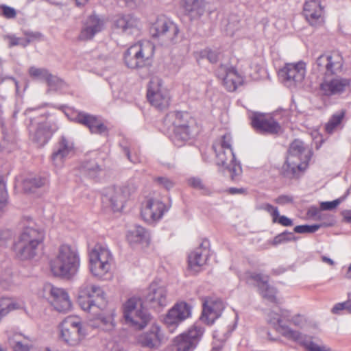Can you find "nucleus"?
<instances>
[{"label": "nucleus", "mask_w": 351, "mask_h": 351, "mask_svg": "<svg viewBox=\"0 0 351 351\" xmlns=\"http://www.w3.org/2000/svg\"><path fill=\"white\" fill-rule=\"evenodd\" d=\"M163 124L171 132L170 138L177 147H182L192 138L197 130L195 120L187 112L172 111L165 117Z\"/></svg>", "instance_id": "obj_1"}, {"label": "nucleus", "mask_w": 351, "mask_h": 351, "mask_svg": "<svg viewBox=\"0 0 351 351\" xmlns=\"http://www.w3.org/2000/svg\"><path fill=\"white\" fill-rule=\"evenodd\" d=\"M80 265V258L77 249L63 244L58 247L56 256L51 260L50 269L55 276L70 279L77 273Z\"/></svg>", "instance_id": "obj_2"}, {"label": "nucleus", "mask_w": 351, "mask_h": 351, "mask_svg": "<svg viewBox=\"0 0 351 351\" xmlns=\"http://www.w3.org/2000/svg\"><path fill=\"white\" fill-rule=\"evenodd\" d=\"M232 138L230 134H224L219 140L213 145L215 153L217 165L223 167L230 173L231 180H237L242 172L239 162L237 161L232 148Z\"/></svg>", "instance_id": "obj_3"}, {"label": "nucleus", "mask_w": 351, "mask_h": 351, "mask_svg": "<svg viewBox=\"0 0 351 351\" xmlns=\"http://www.w3.org/2000/svg\"><path fill=\"white\" fill-rule=\"evenodd\" d=\"M44 237V232L35 225L25 227L18 241L14 245L17 258L21 260H27L34 257Z\"/></svg>", "instance_id": "obj_4"}, {"label": "nucleus", "mask_w": 351, "mask_h": 351, "mask_svg": "<svg viewBox=\"0 0 351 351\" xmlns=\"http://www.w3.org/2000/svg\"><path fill=\"white\" fill-rule=\"evenodd\" d=\"M310 151L304 146L302 141H293L288 150V156L282 171L285 176L295 177L298 173L302 171L310 160Z\"/></svg>", "instance_id": "obj_5"}, {"label": "nucleus", "mask_w": 351, "mask_h": 351, "mask_svg": "<svg viewBox=\"0 0 351 351\" xmlns=\"http://www.w3.org/2000/svg\"><path fill=\"white\" fill-rule=\"evenodd\" d=\"M35 110L29 108L25 110V114L29 116L26 125L31 141L38 146L42 147L47 143L56 128L47 121V117L44 114L37 117L29 116L30 112Z\"/></svg>", "instance_id": "obj_6"}, {"label": "nucleus", "mask_w": 351, "mask_h": 351, "mask_svg": "<svg viewBox=\"0 0 351 351\" xmlns=\"http://www.w3.org/2000/svg\"><path fill=\"white\" fill-rule=\"evenodd\" d=\"M77 303L84 311H93L94 314L97 313L95 308L103 309L106 305L102 289L88 281L79 289Z\"/></svg>", "instance_id": "obj_7"}, {"label": "nucleus", "mask_w": 351, "mask_h": 351, "mask_svg": "<svg viewBox=\"0 0 351 351\" xmlns=\"http://www.w3.org/2000/svg\"><path fill=\"white\" fill-rule=\"evenodd\" d=\"M149 32L153 37L160 38L167 45H174L180 40L178 25L164 15L157 17Z\"/></svg>", "instance_id": "obj_8"}, {"label": "nucleus", "mask_w": 351, "mask_h": 351, "mask_svg": "<svg viewBox=\"0 0 351 351\" xmlns=\"http://www.w3.org/2000/svg\"><path fill=\"white\" fill-rule=\"evenodd\" d=\"M154 46L150 43H136L130 46L124 53L125 65L132 69L145 67L151 64Z\"/></svg>", "instance_id": "obj_9"}, {"label": "nucleus", "mask_w": 351, "mask_h": 351, "mask_svg": "<svg viewBox=\"0 0 351 351\" xmlns=\"http://www.w3.org/2000/svg\"><path fill=\"white\" fill-rule=\"evenodd\" d=\"M123 317L126 323L138 329L147 326L150 315L145 309L141 300L136 298H130L123 306Z\"/></svg>", "instance_id": "obj_10"}, {"label": "nucleus", "mask_w": 351, "mask_h": 351, "mask_svg": "<svg viewBox=\"0 0 351 351\" xmlns=\"http://www.w3.org/2000/svg\"><path fill=\"white\" fill-rule=\"evenodd\" d=\"M112 261L110 252L101 245H96L89 253L90 270L93 275L103 278L110 270Z\"/></svg>", "instance_id": "obj_11"}, {"label": "nucleus", "mask_w": 351, "mask_h": 351, "mask_svg": "<svg viewBox=\"0 0 351 351\" xmlns=\"http://www.w3.org/2000/svg\"><path fill=\"white\" fill-rule=\"evenodd\" d=\"M137 185L134 180H130L120 186L108 189L103 201H108L114 211L123 208L124 204L136 191Z\"/></svg>", "instance_id": "obj_12"}, {"label": "nucleus", "mask_w": 351, "mask_h": 351, "mask_svg": "<svg viewBox=\"0 0 351 351\" xmlns=\"http://www.w3.org/2000/svg\"><path fill=\"white\" fill-rule=\"evenodd\" d=\"M343 58L338 51L320 55L313 64V69L322 72L324 76L337 75L343 71Z\"/></svg>", "instance_id": "obj_13"}, {"label": "nucleus", "mask_w": 351, "mask_h": 351, "mask_svg": "<svg viewBox=\"0 0 351 351\" xmlns=\"http://www.w3.org/2000/svg\"><path fill=\"white\" fill-rule=\"evenodd\" d=\"M60 328L61 339L70 346H77L86 335L82 322L76 317H67Z\"/></svg>", "instance_id": "obj_14"}, {"label": "nucleus", "mask_w": 351, "mask_h": 351, "mask_svg": "<svg viewBox=\"0 0 351 351\" xmlns=\"http://www.w3.org/2000/svg\"><path fill=\"white\" fill-rule=\"evenodd\" d=\"M204 328L198 323L194 324L186 331L174 338L173 343L176 351H193L200 341Z\"/></svg>", "instance_id": "obj_15"}, {"label": "nucleus", "mask_w": 351, "mask_h": 351, "mask_svg": "<svg viewBox=\"0 0 351 351\" xmlns=\"http://www.w3.org/2000/svg\"><path fill=\"white\" fill-rule=\"evenodd\" d=\"M351 80L337 75H326L319 86V93L322 96L331 97L339 96L350 88Z\"/></svg>", "instance_id": "obj_16"}, {"label": "nucleus", "mask_w": 351, "mask_h": 351, "mask_svg": "<svg viewBox=\"0 0 351 351\" xmlns=\"http://www.w3.org/2000/svg\"><path fill=\"white\" fill-rule=\"evenodd\" d=\"M147 97L150 104L159 110H167L170 105L169 91L162 86V80L157 77L150 80Z\"/></svg>", "instance_id": "obj_17"}, {"label": "nucleus", "mask_w": 351, "mask_h": 351, "mask_svg": "<svg viewBox=\"0 0 351 351\" xmlns=\"http://www.w3.org/2000/svg\"><path fill=\"white\" fill-rule=\"evenodd\" d=\"M305 73V64L303 62L287 63L279 70L278 76L285 86L292 87L302 83Z\"/></svg>", "instance_id": "obj_18"}, {"label": "nucleus", "mask_w": 351, "mask_h": 351, "mask_svg": "<svg viewBox=\"0 0 351 351\" xmlns=\"http://www.w3.org/2000/svg\"><path fill=\"white\" fill-rule=\"evenodd\" d=\"M224 308V304L220 298L206 297L202 299V312L200 320L207 325H212L221 317Z\"/></svg>", "instance_id": "obj_19"}, {"label": "nucleus", "mask_w": 351, "mask_h": 351, "mask_svg": "<svg viewBox=\"0 0 351 351\" xmlns=\"http://www.w3.org/2000/svg\"><path fill=\"white\" fill-rule=\"evenodd\" d=\"M191 306L185 302L176 304L166 315L164 322L170 332H173L178 325L191 317Z\"/></svg>", "instance_id": "obj_20"}, {"label": "nucleus", "mask_w": 351, "mask_h": 351, "mask_svg": "<svg viewBox=\"0 0 351 351\" xmlns=\"http://www.w3.org/2000/svg\"><path fill=\"white\" fill-rule=\"evenodd\" d=\"M191 306L185 302L176 304L166 315L164 322L170 332H173L178 325L191 317Z\"/></svg>", "instance_id": "obj_21"}, {"label": "nucleus", "mask_w": 351, "mask_h": 351, "mask_svg": "<svg viewBox=\"0 0 351 351\" xmlns=\"http://www.w3.org/2000/svg\"><path fill=\"white\" fill-rule=\"evenodd\" d=\"M44 291L49 294V302L57 311L66 313L71 309V302L64 289L47 284L45 285Z\"/></svg>", "instance_id": "obj_22"}, {"label": "nucleus", "mask_w": 351, "mask_h": 351, "mask_svg": "<svg viewBox=\"0 0 351 351\" xmlns=\"http://www.w3.org/2000/svg\"><path fill=\"white\" fill-rule=\"evenodd\" d=\"M251 125L257 132L263 134H278L281 129L273 117L258 112L251 116Z\"/></svg>", "instance_id": "obj_23"}, {"label": "nucleus", "mask_w": 351, "mask_h": 351, "mask_svg": "<svg viewBox=\"0 0 351 351\" xmlns=\"http://www.w3.org/2000/svg\"><path fill=\"white\" fill-rule=\"evenodd\" d=\"M104 25L105 21L103 18L95 14L88 16L83 23L78 40L81 41L92 40L97 34L104 29Z\"/></svg>", "instance_id": "obj_24"}, {"label": "nucleus", "mask_w": 351, "mask_h": 351, "mask_svg": "<svg viewBox=\"0 0 351 351\" xmlns=\"http://www.w3.org/2000/svg\"><path fill=\"white\" fill-rule=\"evenodd\" d=\"M113 26L124 34L132 35L139 32L141 21L132 14H119L113 19Z\"/></svg>", "instance_id": "obj_25"}, {"label": "nucleus", "mask_w": 351, "mask_h": 351, "mask_svg": "<svg viewBox=\"0 0 351 351\" xmlns=\"http://www.w3.org/2000/svg\"><path fill=\"white\" fill-rule=\"evenodd\" d=\"M167 210L162 202L156 199H149L142 208L141 215L145 221L151 223L161 219Z\"/></svg>", "instance_id": "obj_26"}, {"label": "nucleus", "mask_w": 351, "mask_h": 351, "mask_svg": "<svg viewBox=\"0 0 351 351\" xmlns=\"http://www.w3.org/2000/svg\"><path fill=\"white\" fill-rule=\"evenodd\" d=\"M145 302L154 308L165 306L168 303L166 287L160 286L155 282L151 283L145 297Z\"/></svg>", "instance_id": "obj_27"}, {"label": "nucleus", "mask_w": 351, "mask_h": 351, "mask_svg": "<svg viewBox=\"0 0 351 351\" xmlns=\"http://www.w3.org/2000/svg\"><path fill=\"white\" fill-rule=\"evenodd\" d=\"M216 72L218 77L222 80L224 87L230 92L234 91L243 82V77L234 67L221 65Z\"/></svg>", "instance_id": "obj_28"}, {"label": "nucleus", "mask_w": 351, "mask_h": 351, "mask_svg": "<svg viewBox=\"0 0 351 351\" xmlns=\"http://www.w3.org/2000/svg\"><path fill=\"white\" fill-rule=\"evenodd\" d=\"M209 241L204 239L199 247L191 252L188 256V267L194 272H198L199 268L203 266L208 256Z\"/></svg>", "instance_id": "obj_29"}, {"label": "nucleus", "mask_w": 351, "mask_h": 351, "mask_svg": "<svg viewBox=\"0 0 351 351\" xmlns=\"http://www.w3.org/2000/svg\"><path fill=\"white\" fill-rule=\"evenodd\" d=\"M74 120L75 122L87 127L92 134H108L107 127L96 116L84 112H79L75 115Z\"/></svg>", "instance_id": "obj_30"}, {"label": "nucleus", "mask_w": 351, "mask_h": 351, "mask_svg": "<svg viewBox=\"0 0 351 351\" xmlns=\"http://www.w3.org/2000/svg\"><path fill=\"white\" fill-rule=\"evenodd\" d=\"M248 278L256 281L261 295L268 301L277 303V290L268 283L269 277L256 272L247 273Z\"/></svg>", "instance_id": "obj_31"}, {"label": "nucleus", "mask_w": 351, "mask_h": 351, "mask_svg": "<svg viewBox=\"0 0 351 351\" xmlns=\"http://www.w3.org/2000/svg\"><path fill=\"white\" fill-rule=\"evenodd\" d=\"M303 14L311 26L320 25L324 22L323 8L320 1H306L304 5Z\"/></svg>", "instance_id": "obj_32"}, {"label": "nucleus", "mask_w": 351, "mask_h": 351, "mask_svg": "<svg viewBox=\"0 0 351 351\" xmlns=\"http://www.w3.org/2000/svg\"><path fill=\"white\" fill-rule=\"evenodd\" d=\"M73 150V143L69 141L64 136H62L51 156V160L54 167L56 168L62 167L64 160Z\"/></svg>", "instance_id": "obj_33"}, {"label": "nucleus", "mask_w": 351, "mask_h": 351, "mask_svg": "<svg viewBox=\"0 0 351 351\" xmlns=\"http://www.w3.org/2000/svg\"><path fill=\"white\" fill-rule=\"evenodd\" d=\"M162 339L160 328L156 325H153L147 332L140 335L137 341L142 347L157 348L160 346Z\"/></svg>", "instance_id": "obj_34"}, {"label": "nucleus", "mask_w": 351, "mask_h": 351, "mask_svg": "<svg viewBox=\"0 0 351 351\" xmlns=\"http://www.w3.org/2000/svg\"><path fill=\"white\" fill-rule=\"evenodd\" d=\"M268 322L284 337L295 341L302 340V334L299 331L292 330L282 324V319L279 313L271 311L268 314Z\"/></svg>", "instance_id": "obj_35"}, {"label": "nucleus", "mask_w": 351, "mask_h": 351, "mask_svg": "<svg viewBox=\"0 0 351 351\" xmlns=\"http://www.w3.org/2000/svg\"><path fill=\"white\" fill-rule=\"evenodd\" d=\"M184 8L191 20L199 19L205 12L204 0H184Z\"/></svg>", "instance_id": "obj_36"}, {"label": "nucleus", "mask_w": 351, "mask_h": 351, "mask_svg": "<svg viewBox=\"0 0 351 351\" xmlns=\"http://www.w3.org/2000/svg\"><path fill=\"white\" fill-rule=\"evenodd\" d=\"M46 177L30 175L26 177L23 181V189L26 193H34L36 189L41 188L47 184Z\"/></svg>", "instance_id": "obj_37"}, {"label": "nucleus", "mask_w": 351, "mask_h": 351, "mask_svg": "<svg viewBox=\"0 0 351 351\" xmlns=\"http://www.w3.org/2000/svg\"><path fill=\"white\" fill-rule=\"evenodd\" d=\"M345 110H341L332 115L325 126V130L327 133L332 134L335 131V130L341 123L342 120L345 117Z\"/></svg>", "instance_id": "obj_38"}, {"label": "nucleus", "mask_w": 351, "mask_h": 351, "mask_svg": "<svg viewBox=\"0 0 351 351\" xmlns=\"http://www.w3.org/2000/svg\"><path fill=\"white\" fill-rule=\"evenodd\" d=\"M147 232L145 229L140 226H136L134 228L128 232L127 235L128 240L130 243H141L147 239Z\"/></svg>", "instance_id": "obj_39"}, {"label": "nucleus", "mask_w": 351, "mask_h": 351, "mask_svg": "<svg viewBox=\"0 0 351 351\" xmlns=\"http://www.w3.org/2000/svg\"><path fill=\"white\" fill-rule=\"evenodd\" d=\"M114 311L110 310L108 314L104 313L98 314V320L100 322V326L105 330H111L114 327Z\"/></svg>", "instance_id": "obj_40"}, {"label": "nucleus", "mask_w": 351, "mask_h": 351, "mask_svg": "<svg viewBox=\"0 0 351 351\" xmlns=\"http://www.w3.org/2000/svg\"><path fill=\"white\" fill-rule=\"evenodd\" d=\"M82 171L90 178H96L101 171V169L95 160H90L82 165Z\"/></svg>", "instance_id": "obj_41"}, {"label": "nucleus", "mask_w": 351, "mask_h": 351, "mask_svg": "<svg viewBox=\"0 0 351 351\" xmlns=\"http://www.w3.org/2000/svg\"><path fill=\"white\" fill-rule=\"evenodd\" d=\"M123 152L127 156L128 159L132 163H137L140 161L139 156L136 154H132L131 143L128 140L123 138L119 142Z\"/></svg>", "instance_id": "obj_42"}, {"label": "nucleus", "mask_w": 351, "mask_h": 351, "mask_svg": "<svg viewBox=\"0 0 351 351\" xmlns=\"http://www.w3.org/2000/svg\"><path fill=\"white\" fill-rule=\"evenodd\" d=\"M28 72L31 77L45 82L46 81L47 76H49V73L47 69L37 68L35 66L29 67Z\"/></svg>", "instance_id": "obj_43"}, {"label": "nucleus", "mask_w": 351, "mask_h": 351, "mask_svg": "<svg viewBox=\"0 0 351 351\" xmlns=\"http://www.w3.org/2000/svg\"><path fill=\"white\" fill-rule=\"evenodd\" d=\"M295 240H296V238L294 236L293 232L285 231V232L276 235L274 238L271 244L273 245L276 246V245H280L281 243H287V242L291 241H295Z\"/></svg>", "instance_id": "obj_44"}, {"label": "nucleus", "mask_w": 351, "mask_h": 351, "mask_svg": "<svg viewBox=\"0 0 351 351\" xmlns=\"http://www.w3.org/2000/svg\"><path fill=\"white\" fill-rule=\"evenodd\" d=\"M23 34L25 36V38H24L23 43H22L23 47H26L30 43L34 40H39L43 37V34L38 32L23 30Z\"/></svg>", "instance_id": "obj_45"}, {"label": "nucleus", "mask_w": 351, "mask_h": 351, "mask_svg": "<svg viewBox=\"0 0 351 351\" xmlns=\"http://www.w3.org/2000/svg\"><path fill=\"white\" fill-rule=\"evenodd\" d=\"M188 184L192 188L199 190L204 194H207L209 192L208 189L203 183L201 178L197 177H191L187 180Z\"/></svg>", "instance_id": "obj_46"}, {"label": "nucleus", "mask_w": 351, "mask_h": 351, "mask_svg": "<svg viewBox=\"0 0 351 351\" xmlns=\"http://www.w3.org/2000/svg\"><path fill=\"white\" fill-rule=\"evenodd\" d=\"M323 224L300 225L294 228V232L299 234L313 233L317 231Z\"/></svg>", "instance_id": "obj_47"}, {"label": "nucleus", "mask_w": 351, "mask_h": 351, "mask_svg": "<svg viewBox=\"0 0 351 351\" xmlns=\"http://www.w3.org/2000/svg\"><path fill=\"white\" fill-rule=\"evenodd\" d=\"M346 311L348 313H351V300H348L343 302L337 303L331 309L333 314L339 315L342 311Z\"/></svg>", "instance_id": "obj_48"}, {"label": "nucleus", "mask_w": 351, "mask_h": 351, "mask_svg": "<svg viewBox=\"0 0 351 351\" xmlns=\"http://www.w3.org/2000/svg\"><path fill=\"white\" fill-rule=\"evenodd\" d=\"M4 40H8L9 41L8 47L12 48L13 47L20 45L22 47V43H23L24 38L16 37L14 34H7L3 36Z\"/></svg>", "instance_id": "obj_49"}, {"label": "nucleus", "mask_w": 351, "mask_h": 351, "mask_svg": "<svg viewBox=\"0 0 351 351\" xmlns=\"http://www.w3.org/2000/svg\"><path fill=\"white\" fill-rule=\"evenodd\" d=\"M7 196L8 194L5 189V184L0 180V213L6 205Z\"/></svg>", "instance_id": "obj_50"}, {"label": "nucleus", "mask_w": 351, "mask_h": 351, "mask_svg": "<svg viewBox=\"0 0 351 351\" xmlns=\"http://www.w3.org/2000/svg\"><path fill=\"white\" fill-rule=\"evenodd\" d=\"M272 222L274 223H279L282 226L289 227L293 225V221L290 218L285 215H280L278 213V217H275Z\"/></svg>", "instance_id": "obj_51"}, {"label": "nucleus", "mask_w": 351, "mask_h": 351, "mask_svg": "<svg viewBox=\"0 0 351 351\" xmlns=\"http://www.w3.org/2000/svg\"><path fill=\"white\" fill-rule=\"evenodd\" d=\"M1 8L3 12V16L5 18L11 19H14L16 16V12L14 8L5 5H1Z\"/></svg>", "instance_id": "obj_52"}, {"label": "nucleus", "mask_w": 351, "mask_h": 351, "mask_svg": "<svg viewBox=\"0 0 351 351\" xmlns=\"http://www.w3.org/2000/svg\"><path fill=\"white\" fill-rule=\"evenodd\" d=\"M263 210H265L271 215L272 220L275 218V217H278V208L273 205L265 203L261 205V207Z\"/></svg>", "instance_id": "obj_53"}, {"label": "nucleus", "mask_w": 351, "mask_h": 351, "mask_svg": "<svg viewBox=\"0 0 351 351\" xmlns=\"http://www.w3.org/2000/svg\"><path fill=\"white\" fill-rule=\"evenodd\" d=\"M45 82L51 88L57 87L62 83V80L59 77L53 75L50 72L49 73V76H47Z\"/></svg>", "instance_id": "obj_54"}, {"label": "nucleus", "mask_w": 351, "mask_h": 351, "mask_svg": "<svg viewBox=\"0 0 351 351\" xmlns=\"http://www.w3.org/2000/svg\"><path fill=\"white\" fill-rule=\"evenodd\" d=\"M340 204L339 199L331 202H323L320 204V208L322 210H331L335 208Z\"/></svg>", "instance_id": "obj_55"}, {"label": "nucleus", "mask_w": 351, "mask_h": 351, "mask_svg": "<svg viewBox=\"0 0 351 351\" xmlns=\"http://www.w3.org/2000/svg\"><path fill=\"white\" fill-rule=\"evenodd\" d=\"M293 202V198L291 195H280L274 199V202L279 205H286Z\"/></svg>", "instance_id": "obj_56"}, {"label": "nucleus", "mask_w": 351, "mask_h": 351, "mask_svg": "<svg viewBox=\"0 0 351 351\" xmlns=\"http://www.w3.org/2000/svg\"><path fill=\"white\" fill-rule=\"evenodd\" d=\"M12 238V232L10 230H3L0 231V245H4L7 241Z\"/></svg>", "instance_id": "obj_57"}, {"label": "nucleus", "mask_w": 351, "mask_h": 351, "mask_svg": "<svg viewBox=\"0 0 351 351\" xmlns=\"http://www.w3.org/2000/svg\"><path fill=\"white\" fill-rule=\"evenodd\" d=\"M306 348L309 351H332L331 349L326 346H320L315 343L310 341L306 344Z\"/></svg>", "instance_id": "obj_58"}, {"label": "nucleus", "mask_w": 351, "mask_h": 351, "mask_svg": "<svg viewBox=\"0 0 351 351\" xmlns=\"http://www.w3.org/2000/svg\"><path fill=\"white\" fill-rule=\"evenodd\" d=\"M156 181L164 188L169 190L173 186V183L169 179L164 177H158L156 179Z\"/></svg>", "instance_id": "obj_59"}, {"label": "nucleus", "mask_w": 351, "mask_h": 351, "mask_svg": "<svg viewBox=\"0 0 351 351\" xmlns=\"http://www.w3.org/2000/svg\"><path fill=\"white\" fill-rule=\"evenodd\" d=\"M14 351H29L30 347L27 344H23L21 341H17L13 346Z\"/></svg>", "instance_id": "obj_60"}, {"label": "nucleus", "mask_w": 351, "mask_h": 351, "mask_svg": "<svg viewBox=\"0 0 351 351\" xmlns=\"http://www.w3.org/2000/svg\"><path fill=\"white\" fill-rule=\"evenodd\" d=\"M219 53L216 51H208L207 53V58L211 63H216L219 60Z\"/></svg>", "instance_id": "obj_61"}, {"label": "nucleus", "mask_w": 351, "mask_h": 351, "mask_svg": "<svg viewBox=\"0 0 351 351\" xmlns=\"http://www.w3.org/2000/svg\"><path fill=\"white\" fill-rule=\"evenodd\" d=\"M290 322L293 324L295 326H299L303 324L304 317L299 314L295 315L291 317Z\"/></svg>", "instance_id": "obj_62"}, {"label": "nucleus", "mask_w": 351, "mask_h": 351, "mask_svg": "<svg viewBox=\"0 0 351 351\" xmlns=\"http://www.w3.org/2000/svg\"><path fill=\"white\" fill-rule=\"evenodd\" d=\"M228 191L231 195L246 194V189L244 188L230 187L228 189Z\"/></svg>", "instance_id": "obj_63"}, {"label": "nucleus", "mask_w": 351, "mask_h": 351, "mask_svg": "<svg viewBox=\"0 0 351 351\" xmlns=\"http://www.w3.org/2000/svg\"><path fill=\"white\" fill-rule=\"evenodd\" d=\"M280 313V316L282 319H284L290 322L291 316V313L289 311L285 310V309H281Z\"/></svg>", "instance_id": "obj_64"}]
</instances>
